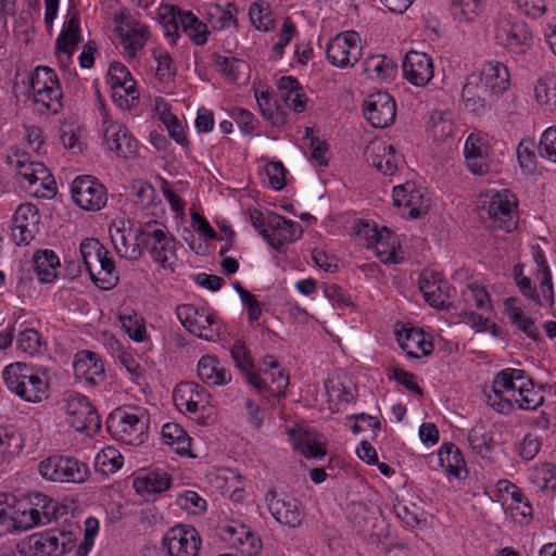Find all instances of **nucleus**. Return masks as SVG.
Instances as JSON below:
<instances>
[{
    "instance_id": "1",
    "label": "nucleus",
    "mask_w": 556,
    "mask_h": 556,
    "mask_svg": "<svg viewBox=\"0 0 556 556\" xmlns=\"http://www.w3.org/2000/svg\"><path fill=\"white\" fill-rule=\"evenodd\" d=\"M150 415L144 407L132 405L115 408L106 419L111 437L126 445L139 446L149 437Z\"/></svg>"
},
{
    "instance_id": "2",
    "label": "nucleus",
    "mask_w": 556,
    "mask_h": 556,
    "mask_svg": "<svg viewBox=\"0 0 556 556\" xmlns=\"http://www.w3.org/2000/svg\"><path fill=\"white\" fill-rule=\"evenodd\" d=\"M137 237L141 242L142 253L147 251L153 262L163 268L173 269L177 261L178 241L163 223L156 219L140 223Z\"/></svg>"
},
{
    "instance_id": "3",
    "label": "nucleus",
    "mask_w": 556,
    "mask_h": 556,
    "mask_svg": "<svg viewBox=\"0 0 556 556\" xmlns=\"http://www.w3.org/2000/svg\"><path fill=\"white\" fill-rule=\"evenodd\" d=\"M80 255L92 282L102 290H111L119 281L115 262L98 239L87 238L79 247Z\"/></svg>"
},
{
    "instance_id": "4",
    "label": "nucleus",
    "mask_w": 556,
    "mask_h": 556,
    "mask_svg": "<svg viewBox=\"0 0 556 556\" xmlns=\"http://www.w3.org/2000/svg\"><path fill=\"white\" fill-rule=\"evenodd\" d=\"M2 377L8 389L27 402H40L47 396V380L25 363L8 365Z\"/></svg>"
},
{
    "instance_id": "5",
    "label": "nucleus",
    "mask_w": 556,
    "mask_h": 556,
    "mask_svg": "<svg viewBox=\"0 0 556 556\" xmlns=\"http://www.w3.org/2000/svg\"><path fill=\"white\" fill-rule=\"evenodd\" d=\"M113 22L123 56L127 62L136 60L151 38L150 27L126 9L115 13Z\"/></svg>"
},
{
    "instance_id": "6",
    "label": "nucleus",
    "mask_w": 556,
    "mask_h": 556,
    "mask_svg": "<svg viewBox=\"0 0 556 556\" xmlns=\"http://www.w3.org/2000/svg\"><path fill=\"white\" fill-rule=\"evenodd\" d=\"M176 315L190 333L206 341H216L220 338L222 320L211 309L193 304H181L177 306Z\"/></svg>"
},
{
    "instance_id": "7",
    "label": "nucleus",
    "mask_w": 556,
    "mask_h": 556,
    "mask_svg": "<svg viewBox=\"0 0 556 556\" xmlns=\"http://www.w3.org/2000/svg\"><path fill=\"white\" fill-rule=\"evenodd\" d=\"M481 204L491 227L506 232L517 227V200L509 190L489 191L482 195Z\"/></svg>"
},
{
    "instance_id": "8",
    "label": "nucleus",
    "mask_w": 556,
    "mask_h": 556,
    "mask_svg": "<svg viewBox=\"0 0 556 556\" xmlns=\"http://www.w3.org/2000/svg\"><path fill=\"white\" fill-rule=\"evenodd\" d=\"M42 478L53 482L84 483L89 477L86 463L73 456L52 455L38 464Z\"/></svg>"
},
{
    "instance_id": "9",
    "label": "nucleus",
    "mask_w": 556,
    "mask_h": 556,
    "mask_svg": "<svg viewBox=\"0 0 556 556\" xmlns=\"http://www.w3.org/2000/svg\"><path fill=\"white\" fill-rule=\"evenodd\" d=\"M496 42L513 54H525L533 45V35L528 24L509 14L498 17L495 25Z\"/></svg>"
},
{
    "instance_id": "10",
    "label": "nucleus",
    "mask_w": 556,
    "mask_h": 556,
    "mask_svg": "<svg viewBox=\"0 0 556 556\" xmlns=\"http://www.w3.org/2000/svg\"><path fill=\"white\" fill-rule=\"evenodd\" d=\"M64 401L66 421L72 428L87 437L100 431V416L86 395L72 392L66 394Z\"/></svg>"
},
{
    "instance_id": "11",
    "label": "nucleus",
    "mask_w": 556,
    "mask_h": 556,
    "mask_svg": "<svg viewBox=\"0 0 556 556\" xmlns=\"http://www.w3.org/2000/svg\"><path fill=\"white\" fill-rule=\"evenodd\" d=\"M100 115L106 148L118 157H135L138 152V141L128 132V129L112 118L106 106L100 108Z\"/></svg>"
},
{
    "instance_id": "12",
    "label": "nucleus",
    "mask_w": 556,
    "mask_h": 556,
    "mask_svg": "<svg viewBox=\"0 0 556 556\" xmlns=\"http://www.w3.org/2000/svg\"><path fill=\"white\" fill-rule=\"evenodd\" d=\"M18 181L30 194L50 198L56 187L49 168L41 162L17 161Z\"/></svg>"
},
{
    "instance_id": "13",
    "label": "nucleus",
    "mask_w": 556,
    "mask_h": 556,
    "mask_svg": "<svg viewBox=\"0 0 556 556\" xmlns=\"http://www.w3.org/2000/svg\"><path fill=\"white\" fill-rule=\"evenodd\" d=\"M362 40L357 31L346 30L338 34L327 45V60L333 66L346 68L354 66L362 58Z\"/></svg>"
},
{
    "instance_id": "14",
    "label": "nucleus",
    "mask_w": 556,
    "mask_h": 556,
    "mask_svg": "<svg viewBox=\"0 0 556 556\" xmlns=\"http://www.w3.org/2000/svg\"><path fill=\"white\" fill-rule=\"evenodd\" d=\"M71 192L74 202L85 211H100L108 202L106 188L91 175L77 176L72 181Z\"/></svg>"
},
{
    "instance_id": "15",
    "label": "nucleus",
    "mask_w": 556,
    "mask_h": 556,
    "mask_svg": "<svg viewBox=\"0 0 556 556\" xmlns=\"http://www.w3.org/2000/svg\"><path fill=\"white\" fill-rule=\"evenodd\" d=\"M162 544L169 556H198L202 539L194 527L179 523L165 532Z\"/></svg>"
},
{
    "instance_id": "16",
    "label": "nucleus",
    "mask_w": 556,
    "mask_h": 556,
    "mask_svg": "<svg viewBox=\"0 0 556 556\" xmlns=\"http://www.w3.org/2000/svg\"><path fill=\"white\" fill-rule=\"evenodd\" d=\"M110 239L116 253L130 262H136L142 256V245L138 239V227H132L129 220L115 219L110 226Z\"/></svg>"
},
{
    "instance_id": "17",
    "label": "nucleus",
    "mask_w": 556,
    "mask_h": 556,
    "mask_svg": "<svg viewBox=\"0 0 556 556\" xmlns=\"http://www.w3.org/2000/svg\"><path fill=\"white\" fill-rule=\"evenodd\" d=\"M30 88L35 104H50L54 101H61L63 97L55 72L47 66L35 68L30 77Z\"/></svg>"
},
{
    "instance_id": "18",
    "label": "nucleus",
    "mask_w": 556,
    "mask_h": 556,
    "mask_svg": "<svg viewBox=\"0 0 556 556\" xmlns=\"http://www.w3.org/2000/svg\"><path fill=\"white\" fill-rule=\"evenodd\" d=\"M108 84L112 91V99L115 103L124 100L127 104L139 99L140 92L137 81L129 70L121 62L110 64L108 72Z\"/></svg>"
},
{
    "instance_id": "19",
    "label": "nucleus",
    "mask_w": 556,
    "mask_h": 556,
    "mask_svg": "<svg viewBox=\"0 0 556 556\" xmlns=\"http://www.w3.org/2000/svg\"><path fill=\"white\" fill-rule=\"evenodd\" d=\"M39 211L31 203L18 205L14 213L11 237L17 245L28 244L38 232Z\"/></svg>"
},
{
    "instance_id": "20",
    "label": "nucleus",
    "mask_w": 556,
    "mask_h": 556,
    "mask_svg": "<svg viewBox=\"0 0 556 556\" xmlns=\"http://www.w3.org/2000/svg\"><path fill=\"white\" fill-rule=\"evenodd\" d=\"M266 501L269 511L279 523L292 529L301 527L304 513L298 500L279 496L276 491H270L266 494Z\"/></svg>"
},
{
    "instance_id": "21",
    "label": "nucleus",
    "mask_w": 556,
    "mask_h": 556,
    "mask_svg": "<svg viewBox=\"0 0 556 556\" xmlns=\"http://www.w3.org/2000/svg\"><path fill=\"white\" fill-rule=\"evenodd\" d=\"M173 399L180 412L191 414L204 412L210 403V394L206 389L193 381L178 383Z\"/></svg>"
},
{
    "instance_id": "22",
    "label": "nucleus",
    "mask_w": 556,
    "mask_h": 556,
    "mask_svg": "<svg viewBox=\"0 0 556 556\" xmlns=\"http://www.w3.org/2000/svg\"><path fill=\"white\" fill-rule=\"evenodd\" d=\"M464 155L468 169L475 175H485L490 170L491 148L486 139L479 132L468 136Z\"/></svg>"
},
{
    "instance_id": "23",
    "label": "nucleus",
    "mask_w": 556,
    "mask_h": 556,
    "mask_svg": "<svg viewBox=\"0 0 556 556\" xmlns=\"http://www.w3.org/2000/svg\"><path fill=\"white\" fill-rule=\"evenodd\" d=\"M402 70L404 78L409 84L416 87H424L433 77V61L425 52L410 50L405 54Z\"/></svg>"
},
{
    "instance_id": "24",
    "label": "nucleus",
    "mask_w": 556,
    "mask_h": 556,
    "mask_svg": "<svg viewBox=\"0 0 556 556\" xmlns=\"http://www.w3.org/2000/svg\"><path fill=\"white\" fill-rule=\"evenodd\" d=\"M73 369L75 377L90 387H96L105 379L104 364L101 357L91 351L77 352Z\"/></svg>"
},
{
    "instance_id": "25",
    "label": "nucleus",
    "mask_w": 556,
    "mask_h": 556,
    "mask_svg": "<svg viewBox=\"0 0 556 556\" xmlns=\"http://www.w3.org/2000/svg\"><path fill=\"white\" fill-rule=\"evenodd\" d=\"M419 289L432 307L443 308L447 305L452 288L441 274L425 270L419 277Z\"/></svg>"
},
{
    "instance_id": "26",
    "label": "nucleus",
    "mask_w": 556,
    "mask_h": 556,
    "mask_svg": "<svg viewBox=\"0 0 556 556\" xmlns=\"http://www.w3.org/2000/svg\"><path fill=\"white\" fill-rule=\"evenodd\" d=\"M267 225L270 230L265 240L277 251H280L286 243L298 240L303 233L299 223L287 219L275 213H269Z\"/></svg>"
},
{
    "instance_id": "27",
    "label": "nucleus",
    "mask_w": 556,
    "mask_h": 556,
    "mask_svg": "<svg viewBox=\"0 0 556 556\" xmlns=\"http://www.w3.org/2000/svg\"><path fill=\"white\" fill-rule=\"evenodd\" d=\"M366 161L383 175H393L397 170L401 156L395 148L383 141H371L365 152Z\"/></svg>"
},
{
    "instance_id": "28",
    "label": "nucleus",
    "mask_w": 556,
    "mask_h": 556,
    "mask_svg": "<svg viewBox=\"0 0 556 556\" xmlns=\"http://www.w3.org/2000/svg\"><path fill=\"white\" fill-rule=\"evenodd\" d=\"M400 348L409 358L428 356L433 352V343L427 339L425 331L420 328L403 327L395 332Z\"/></svg>"
},
{
    "instance_id": "29",
    "label": "nucleus",
    "mask_w": 556,
    "mask_h": 556,
    "mask_svg": "<svg viewBox=\"0 0 556 556\" xmlns=\"http://www.w3.org/2000/svg\"><path fill=\"white\" fill-rule=\"evenodd\" d=\"M392 199L395 206L408 208V216L410 218H418L427 213L428 200L413 182L395 186Z\"/></svg>"
},
{
    "instance_id": "30",
    "label": "nucleus",
    "mask_w": 556,
    "mask_h": 556,
    "mask_svg": "<svg viewBox=\"0 0 556 556\" xmlns=\"http://www.w3.org/2000/svg\"><path fill=\"white\" fill-rule=\"evenodd\" d=\"M80 41V14L76 9H70L63 28L55 40V54L71 58Z\"/></svg>"
},
{
    "instance_id": "31",
    "label": "nucleus",
    "mask_w": 556,
    "mask_h": 556,
    "mask_svg": "<svg viewBox=\"0 0 556 556\" xmlns=\"http://www.w3.org/2000/svg\"><path fill=\"white\" fill-rule=\"evenodd\" d=\"M488 89L489 96H500L509 87V72L506 65L498 61H489L479 78Z\"/></svg>"
},
{
    "instance_id": "32",
    "label": "nucleus",
    "mask_w": 556,
    "mask_h": 556,
    "mask_svg": "<svg viewBox=\"0 0 556 556\" xmlns=\"http://www.w3.org/2000/svg\"><path fill=\"white\" fill-rule=\"evenodd\" d=\"M399 241L390 229L382 227L379 237L374 240L370 249H372L377 257L383 264H399L404 261L402 252H397Z\"/></svg>"
},
{
    "instance_id": "33",
    "label": "nucleus",
    "mask_w": 556,
    "mask_h": 556,
    "mask_svg": "<svg viewBox=\"0 0 556 556\" xmlns=\"http://www.w3.org/2000/svg\"><path fill=\"white\" fill-rule=\"evenodd\" d=\"M198 376L208 386H224L231 380V374L216 356L204 355L198 363Z\"/></svg>"
},
{
    "instance_id": "34",
    "label": "nucleus",
    "mask_w": 556,
    "mask_h": 556,
    "mask_svg": "<svg viewBox=\"0 0 556 556\" xmlns=\"http://www.w3.org/2000/svg\"><path fill=\"white\" fill-rule=\"evenodd\" d=\"M426 125L427 130L435 140L443 141L455 135L456 123L450 109L432 110Z\"/></svg>"
},
{
    "instance_id": "35",
    "label": "nucleus",
    "mask_w": 556,
    "mask_h": 556,
    "mask_svg": "<svg viewBox=\"0 0 556 556\" xmlns=\"http://www.w3.org/2000/svg\"><path fill=\"white\" fill-rule=\"evenodd\" d=\"M31 505L33 507L28 510L30 521L28 526L45 525L58 518L60 510L58 503L45 494H34Z\"/></svg>"
},
{
    "instance_id": "36",
    "label": "nucleus",
    "mask_w": 556,
    "mask_h": 556,
    "mask_svg": "<svg viewBox=\"0 0 556 556\" xmlns=\"http://www.w3.org/2000/svg\"><path fill=\"white\" fill-rule=\"evenodd\" d=\"M294 448L307 458H318L326 455L325 446L317 441L316 433L299 427L290 433Z\"/></svg>"
},
{
    "instance_id": "37",
    "label": "nucleus",
    "mask_w": 556,
    "mask_h": 556,
    "mask_svg": "<svg viewBox=\"0 0 556 556\" xmlns=\"http://www.w3.org/2000/svg\"><path fill=\"white\" fill-rule=\"evenodd\" d=\"M439 466L448 477L460 478L462 471H466V463L463 454L454 443H443L438 452Z\"/></svg>"
},
{
    "instance_id": "38",
    "label": "nucleus",
    "mask_w": 556,
    "mask_h": 556,
    "mask_svg": "<svg viewBox=\"0 0 556 556\" xmlns=\"http://www.w3.org/2000/svg\"><path fill=\"white\" fill-rule=\"evenodd\" d=\"M34 270L42 283L52 282L58 276L60 258L52 250H39L33 256Z\"/></svg>"
},
{
    "instance_id": "39",
    "label": "nucleus",
    "mask_w": 556,
    "mask_h": 556,
    "mask_svg": "<svg viewBox=\"0 0 556 556\" xmlns=\"http://www.w3.org/2000/svg\"><path fill=\"white\" fill-rule=\"evenodd\" d=\"M517 300L515 298H507L504 300V309L510 320V323L527 334L534 341L540 340V332L535 326L534 320L527 316L523 311L516 305Z\"/></svg>"
},
{
    "instance_id": "40",
    "label": "nucleus",
    "mask_w": 556,
    "mask_h": 556,
    "mask_svg": "<svg viewBox=\"0 0 556 556\" xmlns=\"http://www.w3.org/2000/svg\"><path fill=\"white\" fill-rule=\"evenodd\" d=\"M30 556H59L61 554L56 530L51 529L42 533H36L28 538Z\"/></svg>"
},
{
    "instance_id": "41",
    "label": "nucleus",
    "mask_w": 556,
    "mask_h": 556,
    "mask_svg": "<svg viewBox=\"0 0 556 556\" xmlns=\"http://www.w3.org/2000/svg\"><path fill=\"white\" fill-rule=\"evenodd\" d=\"M484 8V0H453L451 13L458 23L471 24L480 17Z\"/></svg>"
},
{
    "instance_id": "42",
    "label": "nucleus",
    "mask_w": 556,
    "mask_h": 556,
    "mask_svg": "<svg viewBox=\"0 0 556 556\" xmlns=\"http://www.w3.org/2000/svg\"><path fill=\"white\" fill-rule=\"evenodd\" d=\"M170 479L166 472L151 471L134 480V488L139 494L162 493L169 489Z\"/></svg>"
},
{
    "instance_id": "43",
    "label": "nucleus",
    "mask_w": 556,
    "mask_h": 556,
    "mask_svg": "<svg viewBox=\"0 0 556 556\" xmlns=\"http://www.w3.org/2000/svg\"><path fill=\"white\" fill-rule=\"evenodd\" d=\"M24 447L22 434L10 427L0 428V464L9 463Z\"/></svg>"
},
{
    "instance_id": "44",
    "label": "nucleus",
    "mask_w": 556,
    "mask_h": 556,
    "mask_svg": "<svg viewBox=\"0 0 556 556\" xmlns=\"http://www.w3.org/2000/svg\"><path fill=\"white\" fill-rule=\"evenodd\" d=\"M162 441L172 446L177 454L187 455L190 451L191 439L176 422H167L162 427Z\"/></svg>"
},
{
    "instance_id": "45",
    "label": "nucleus",
    "mask_w": 556,
    "mask_h": 556,
    "mask_svg": "<svg viewBox=\"0 0 556 556\" xmlns=\"http://www.w3.org/2000/svg\"><path fill=\"white\" fill-rule=\"evenodd\" d=\"M277 90L285 104H306L308 101L304 88L293 76H281L277 81Z\"/></svg>"
},
{
    "instance_id": "46",
    "label": "nucleus",
    "mask_w": 556,
    "mask_h": 556,
    "mask_svg": "<svg viewBox=\"0 0 556 556\" xmlns=\"http://www.w3.org/2000/svg\"><path fill=\"white\" fill-rule=\"evenodd\" d=\"M181 30L197 46H203L207 41L210 30L207 25L201 22L192 12H180Z\"/></svg>"
},
{
    "instance_id": "47",
    "label": "nucleus",
    "mask_w": 556,
    "mask_h": 556,
    "mask_svg": "<svg viewBox=\"0 0 556 556\" xmlns=\"http://www.w3.org/2000/svg\"><path fill=\"white\" fill-rule=\"evenodd\" d=\"M364 71L371 79L386 80L395 74V66L392 59L384 55H372L365 60Z\"/></svg>"
},
{
    "instance_id": "48",
    "label": "nucleus",
    "mask_w": 556,
    "mask_h": 556,
    "mask_svg": "<svg viewBox=\"0 0 556 556\" xmlns=\"http://www.w3.org/2000/svg\"><path fill=\"white\" fill-rule=\"evenodd\" d=\"M156 63L155 78L161 83H169L176 75V64L169 52L163 47H155L151 51Z\"/></svg>"
},
{
    "instance_id": "49",
    "label": "nucleus",
    "mask_w": 556,
    "mask_h": 556,
    "mask_svg": "<svg viewBox=\"0 0 556 556\" xmlns=\"http://www.w3.org/2000/svg\"><path fill=\"white\" fill-rule=\"evenodd\" d=\"M210 12V23L215 30H224L231 25L237 26L238 8L235 3L228 2L225 7L216 4Z\"/></svg>"
},
{
    "instance_id": "50",
    "label": "nucleus",
    "mask_w": 556,
    "mask_h": 556,
    "mask_svg": "<svg viewBox=\"0 0 556 556\" xmlns=\"http://www.w3.org/2000/svg\"><path fill=\"white\" fill-rule=\"evenodd\" d=\"M514 401L520 409L535 410L543 405L544 396L541 391L535 390L532 380H529L518 387V397L514 395Z\"/></svg>"
},
{
    "instance_id": "51",
    "label": "nucleus",
    "mask_w": 556,
    "mask_h": 556,
    "mask_svg": "<svg viewBox=\"0 0 556 556\" xmlns=\"http://www.w3.org/2000/svg\"><path fill=\"white\" fill-rule=\"evenodd\" d=\"M123 465L122 454L113 446L101 450L94 459V467L101 473L109 476L121 469Z\"/></svg>"
},
{
    "instance_id": "52",
    "label": "nucleus",
    "mask_w": 556,
    "mask_h": 556,
    "mask_svg": "<svg viewBox=\"0 0 556 556\" xmlns=\"http://www.w3.org/2000/svg\"><path fill=\"white\" fill-rule=\"evenodd\" d=\"M363 115L376 128L391 125L396 116V106H363Z\"/></svg>"
},
{
    "instance_id": "53",
    "label": "nucleus",
    "mask_w": 556,
    "mask_h": 556,
    "mask_svg": "<svg viewBox=\"0 0 556 556\" xmlns=\"http://www.w3.org/2000/svg\"><path fill=\"white\" fill-rule=\"evenodd\" d=\"M215 65L225 80L229 83H237L239 75L245 67V63L233 56H224L220 54L213 55Z\"/></svg>"
},
{
    "instance_id": "54",
    "label": "nucleus",
    "mask_w": 556,
    "mask_h": 556,
    "mask_svg": "<svg viewBox=\"0 0 556 556\" xmlns=\"http://www.w3.org/2000/svg\"><path fill=\"white\" fill-rule=\"evenodd\" d=\"M531 481L542 491L556 489V466L544 463L531 469Z\"/></svg>"
},
{
    "instance_id": "55",
    "label": "nucleus",
    "mask_w": 556,
    "mask_h": 556,
    "mask_svg": "<svg viewBox=\"0 0 556 556\" xmlns=\"http://www.w3.org/2000/svg\"><path fill=\"white\" fill-rule=\"evenodd\" d=\"M296 34L298 29L295 23L291 17H286L279 31V39L273 46L270 58L273 60H280L285 54L286 47L291 42Z\"/></svg>"
},
{
    "instance_id": "56",
    "label": "nucleus",
    "mask_w": 556,
    "mask_h": 556,
    "mask_svg": "<svg viewBox=\"0 0 556 556\" xmlns=\"http://www.w3.org/2000/svg\"><path fill=\"white\" fill-rule=\"evenodd\" d=\"M263 365L266 368H270L273 370H277L276 372H270L271 384L275 386L273 389V394L282 395L289 384V376L286 375L281 369L278 361L273 355H266L263 358Z\"/></svg>"
},
{
    "instance_id": "57",
    "label": "nucleus",
    "mask_w": 556,
    "mask_h": 556,
    "mask_svg": "<svg viewBox=\"0 0 556 556\" xmlns=\"http://www.w3.org/2000/svg\"><path fill=\"white\" fill-rule=\"evenodd\" d=\"M472 79H468L464 85L462 90V98L464 102L477 104L478 102H486L489 99L486 96L489 94L488 89L480 83L479 78L472 77Z\"/></svg>"
},
{
    "instance_id": "58",
    "label": "nucleus",
    "mask_w": 556,
    "mask_h": 556,
    "mask_svg": "<svg viewBox=\"0 0 556 556\" xmlns=\"http://www.w3.org/2000/svg\"><path fill=\"white\" fill-rule=\"evenodd\" d=\"M119 321L125 332L135 341L143 342L147 339L146 326L137 314L121 315Z\"/></svg>"
},
{
    "instance_id": "59",
    "label": "nucleus",
    "mask_w": 556,
    "mask_h": 556,
    "mask_svg": "<svg viewBox=\"0 0 556 556\" xmlns=\"http://www.w3.org/2000/svg\"><path fill=\"white\" fill-rule=\"evenodd\" d=\"M16 344L20 351L34 355L41 346V336L33 328L25 329L18 333Z\"/></svg>"
},
{
    "instance_id": "60",
    "label": "nucleus",
    "mask_w": 556,
    "mask_h": 556,
    "mask_svg": "<svg viewBox=\"0 0 556 556\" xmlns=\"http://www.w3.org/2000/svg\"><path fill=\"white\" fill-rule=\"evenodd\" d=\"M267 9H264L258 3H252L249 10V16L253 26L262 31H268L274 27V20Z\"/></svg>"
},
{
    "instance_id": "61",
    "label": "nucleus",
    "mask_w": 556,
    "mask_h": 556,
    "mask_svg": "<svg viewBox=\"0 0 556 556\" xmlns=\"http://www.w3.org/2000/svg\"><path fill=\"white\" fill-rule=\"evenodd\" d=\"M225 531L230 534L231 539L240 544L250 545V554H256L261 548V541L251 531L247 530L243 526L240 529L233 527H226Z\"/></svg>"
},
{
    "instance_id": "62",
    "label": "nucleus",
    "mask_w": 556,
    "mask_h": 556,
    "mask_svg": "<svg viewBox=\"0 0 556 556\" xmlns=\"http://www.w3.org/2000/svg\"><path fill=\"white\" fill-rule=\"evenodd\" d=\"M514 276L516 285L519 288V291L528 299L532 300L534 303L542 305V299L536 289L532 286L531 279L529 277L523 276L522 269L518 266L514 268Z\"/></svg>"
},
{
    "instance_id": "63",
    "label": "nucleus",
    "mask_w": 556,
    "mask_h": 556,
    "mask_svg": "<svg viewBox=\"0 0 556 556\" xmlns=\"http://www.w3.org/2000/svg\"><path fill=\"white\" fill-rule=\"evenodd\" d=\"M539 151L542 157L556 163V126H552L543 132Z\"/></svg>"
},
{
    "instance_id": "64",
    "label": "nucleus",
    "mask_w": 556,
    "mask_h": 556,
    "mask_svg": "<svg viewBox=\"0 0 556 556\" xmlns=\"http://www.w3.org/2000/svg\"><path fill=\"white\" fill-rule=\"evenodd\" d=\"M180 9L175 10L170 9V14L168 16H163V28L164 35L169 39L170 45H176L177 38L179 37V29L181 28L180 24Z\"/></svg>"
}]
</instances>
